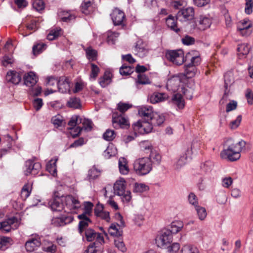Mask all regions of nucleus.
<instances>
[{"label": "nucleus", "mask_w": 253, "mask_h": 253, "mask_svg": "<svg viewBox=\"0 0 253 253\" xmlns=\"http://www.w3.org/2000/svg\"><path fill=\"white\" fill-rule=\"evenodd\" d=\"M183 76L181 75H174L170 77L167 83V88L173 92L177 91L172 98L173 103L179 109H183L185 106V102L182 97V93L186 98L191 99L192 98L193 90L191 88H187L182 84Z\"/></svg>", "instance_id": "1"}, {"label": "nucleus", "mask_w": 253, "mask_h": 253, "mask_svg": "<svg viewBox=\"0 0 253 253\" xmlns=\"http://www.w3.org/2000/svg\"><path fill=\"white\" fill-rule=\"evenodd\" d=\"M246 144V142L242 140L235 143L232 138L226 139L224 142V148L220 154L221 158L231 162L239 160L241 157L240 153Z\"/></svg>", "instance_id": "2"}, {"label": "nucleus", "mask_w": 253, "mask_h": 253, "mask_svg": "<svg viewBox=\"0 0 253 253\" xmlns=\"http://www.w3.org/2000/svg\"><path fill=\"white\" fill-rule=\"evenodd\" d=\"M133 169L138 175L142 176L148 174L152 169L150 159L146 157L137 159L134 162Z\"/></svg>", "instance_id": "3"}, {"label": "nucleus", "mask_w": 253, "mask_h": 253, "mask_svg": "<svg viewBox=\"0 0 253 253\" xmlns=\"http://www.w3.org/2000/svg\"><path fill=\"white\" fill-rule=\"evenodd\" d=\"M62 197L65 212L76 213V211L81 207V203L78 199L74 196L67 195Z\"/></svg>", "instance_id": "4"}, {"label": "nucleus", "mask_w": 253, "mask_h": 253, "mask_svg": "<svg viewBox=\"0 0 253 253\" xmlns=\"http://www.w3.org/2000/svg\"><path fill=\"white\" fill-rule=\"evenodd\" d=\"M166 57L168 60L177 65H182L184 62V54L181 49L168 50Z\"/></svg>", "instance_id": "5"}, {"label": "nucleus", "mask_w": 253, "mask_h": 253, "mask_svg": "<svg viewBox=\"0 0 253 253\" xmlns=\"http://www.w3.org/2000/svg\"><path fill=\"white\" fill-rule=\"evenodd\" d=\"M20 223V221L15 217L7 218L0 222V231L3 233H9L12 230L17 229Z\"/></svg>", "instance_id": "6"}, {"label": "nucleus", "mask_w": 253, "mask_h": 253, "mask_svg": "<svg viewBox=\"0 0 253 253\" xmlns=\"http://www.w3.org/2000/svg\"><path fill=\"white\" fill-rule=\"evenodd\" d=\"M172 240V235L170 231L166 229L161 232L156 238V243L159 247L166 248L170 244Z\"/></svg>", "instance_id": "7"}, {"label": "nucleus", "mask_w": 253, "mask_h": 253, "mask_svg": "<svg viewBox=\"0 0 253 253\" xmlns=\"http://www.w3.org/2000/svg\"><path fill=\"white\" fill-rule=\"evenodd\" d=\"M234 83V75L232 72L229 71L224 75V94L220 101V103L223 104L227 100L228 95L230 92V87Z\"/></svg>", "instance_id": "8"}, {"label": "nucleus", "mask_w": 253, "mask_h": 253, "mask_svg": "<svg viewBox=\"0 0 253 253\" xmlns=\"http://www.w3.org/2000/svg\"><path fill=\"white\" fill-rule=\"evenodd\" d=\"M252 22L248 18L240 21L237 25V31L238 33L243 36L247 37L252 32L251 27Z\"/></svg>", "instance_id": "9"}, {"label": "nucleus", "mask_w": 253, "mask_h": 253, "mask_svg": "<svg viewBox=\"0 0 253 253\" xmlns=\"http://www.w3.org/2000/svg\"><path fill=\"white\" fill-rule=\"evenodd\" d=\"M196 147L195 144L192 145L190 149H188L184 154L180 155V157L174 164L175 169H179L186 164L188 159L191 158V156L193 153V151H195L196 153L197 152L199 147Z\"/></svg>", "instance_id": "10"}, {"label": "nucleus", "mask_w": 253, "mask_h": 253, "mask_svg": "<svg viewBox=\"0 0 253 253\" xmlns=\"http://www.w3.org/2000/svg\"><path fill=\"white\" fill-rule=\"evenodd\" d=\"M153 124L150 120L145 121H138L133 125L134 130L139 133H148L151 132Z\"/></svg>", "instance_id": "11"}, {"label": "nucleus", "mask_w": 253, "mask_h": 253, "mask_svg": "<svg viewBox=\"0 0 253 253\" xmlns=\"http://www.w3.org/2000/svg\"><path fill=\"white\" fill-rule=\"evenodd\" d=\"M84 237L88 242L95 240L94 243H97V244H102L104 243L103 236L100 233L96 232L91 228H89L85 229Z\"/></svg>", "instance_id": "12"}, {"label": "nucleus", "mask_w": 253, "mask_h": 253, "mask_svg": "<svg viewBox=\"0 0 253 253\" xmlns=\"http://www.w3.org/2000/svg\"><path fill=\"white\" fill-rule=\"evenodd\" d=\"M41 169V165L40 163L35 162L32 160H29L26 162L25 174L35 175L39 173Z\"/></svg>", "instance_id": "13"}, {"label": "nucleus", "mask_w": 253, "mask_h": 253, "mask_svg": "<svg viewBox=\"0 0 253 253\" xmlns=\"http://www.w3.org/2000/svg\"><path fill=\"white\" fill-rule=\"evenodd\" d=\"M41 245L40 237L37 235H32L25 243L26 250L28 252H32Z\"/></svg>", "instance_id": "14"}, {"label": "nucleus", "mask_w": 253, "mask_h": 253, "mask_svg": "<svg viewBox=\"0 0 253 253\" xmlns=\"http://www.w3.org/2000/svg\"><path fill=\"white\" fill-rule=\"evenodd\" d=\"M194 17V8L192 7L183 8L177 14V19L181 22H186L191 20Z\"/></svg>", "instance_id": "15"}, {"label": "nucleus", "mask_w": 253, "mask_h": 253, "mask_svg": "<svg viewBox=\"0 0 253 253\" xmlns=\"http://www.w3.org/2000/svg\"><path fill=\"white\" fill-rule=\"evenodd\" d=\"M111 16L115 25H121L122 26L125 25L126 18L125 14L123 11L118 8H115L111 13Z\"/></svg>", "instance_id": "16"}, {"label": "nucleus", "mask_w": 253, "mask_h": 253, "mask_svg": "<svg viewBox=\"0 0 253 253\" xmlns=\"http://www.w3.org/2000/svg\"><path fill=\"white\" fill-rule=\"evenodd\" d=\"M134 54L140 58L146 56L148 53L149 49L147 44L142 40H138L133 49Z\"/></svg>", "instance_id": "17"}, {"label": "nucleus", "mask_w": 253, "mask_h": 253, "mask_svg": "<svg viewBox=\"0 0 253 253\" xmlns=\"http://www.w3.org/2000/svg\"><path fill=\"white\" fill-rule=\"evenodd\" d=\"M48 205L53 211H60L64 210V205L62 197H56L52 199L49 202Z\"/></svg>", "instance_id": "18"}, {"label": "nucleus", "mask_w": 253, "mask_h": 253, "mask_svg": "<svg viewBox=\"0 0 253 253\" xmlns=\"http://www.w3.org/2000/svg\"><path fill=\"white\" fill-rule=\"evenodd\" d=\"M211 18L206 15H200L196 23L197 28L202 31L209 28L211 26Z\"/></svg>", "instance_id": "19"}, {"label": "nucleus", "mask_w": 253, "mask_h": 253, "mask_svg": "<svg viewBox=\"0 0 253 253\" xmlns=\"http://www.w3.org/2000/svg\"><path fill=\"white\" fill-rule=\"evenodd\" d=\"M126 182L124 178L120 177L114 184V190L115 194L121 196L126 191Z\"/></svg>", "instance_id": "20"}, {"label": "nucleus", "mask_w": 253, "mask_h": 253, "mask_svg": "<svg viewBox=\"0 0 253 253\" xmlns=\"http://www.w3.org/2000/svg\"><path fill=\"white\" fill-rule=\"evenodd\" d=\"M73 219L71 215L55 217L52 219L51 224L56 227L62 226L72 222Z\"/></svg>", "instance_id": "21"}, {"label": "nucleus", "mask_w": 253, "mask_h": 253, "mask_svg": "<svg viewBox=\"0 0 253 253\" xmlns=\"http://www.w3.org/2000/svg\"><path fill=\"white\" fill-rule=\"evenodd\" d=\"M251 49V46L247 43L238 44L237 48L238 57L241 59L246 58Z\"/></svg>", "instance_id": "22"}, {"label": "nucleus", "mask_w": 253, "mask_h": 253, "mask_svg": "<svg viewBox=\"0 0 253 253\" xmlns=\"http://www.w3.org/2000/svg\"><path fill=\"white\" fill-rule=\"evenodd\" d=\"M78 217L81 220L79 223V232L81 235H83L85 229H88L87 227L89 223H91V221L84 213L80 214Z\"/></svg>", "instance_id": "23"}, {"label": "nucleus", "mask_w": 253, "mask_h": 253, "mask_svg": "<svg viewBox=\"0 0 253 253\" xmlns=\"http://www.w3.org/2000/svg\"><path fill=\"white\" fill-rule=\"evenodd\" d=\"M25 84L29 87L34 86L38 81V78L35 73L32 71L26 74L24 76Z\"/></svg>", "instance_id": "24"}, {"label": "nucleus", "mask_w": 253, "mask_h": 253, "mask_svg": "<svg viewBox=\"0 0 253 253\" xmlns=\"http://www.w3.org/2000/svg\"><path fill=\"white\" fill-rule=\"evenodd\" d=\"M168 98L167 94L158 92H154L148 96V100L152 104H156L164 101Z\"/></svg>", "instance_id": "25"}, {"label": "nucleus", "mask_w": 253, "mask_h": 253, "mask_svg": "<svg viewBox=\"0 0 253 253\" xmlns=\"http://www.w3.org/2000/svg\"><path fill=\"white\" fill-rule=\"evenodd\" d=\"M22 75L19 72L10 71L7 73L6 80L7 82L15 84H18L21 81Z\"/></svg>", "instance_id": "26"}, {"label": "nucleus", "mask_w": 253, "mask_h": 253, "mask_svg": "<svg viewBox=\"0 0 253 253\" xmlns=\"http://www.w3.org/2000/svg\"><path fill=\"white\" fill-rule=\"evenodd\" d=\"M58 88L61 93H67L70 91V84L69 79L62 77L58 81Z\"/></svg>", "instance_id": "27"}, {"label": "nucleus", "mask_w": 253, "mask_h": 253, "mask_svg": "<svg viewBox=\"0 0 253 253\" xmlns=\"http://www.w3.org/2000/svg\"><path fill=\"white\" fill-rule=\"evenodd\" d=\"M154 113L153 108L150 106H143L138 109L139 115L145 120H150Z\"/></svg>", "instance_id": "28"}, {"label": "nucleus", "mask_w": 253, "mask_h": 253, "mask_svg": "<svg viewBox=\"0 0 253 253\" xmlns=\"http://www.w3.org/2000/svg\"><path fill=\"white\" fill-rule=\"evenodd\" d=\"M112 123L115 127L118 126L125 127L128 125V121L126 119L121 115L116 116L115 114L113 115Z\"/></svg>", "instance_id": "29"}, {"label": "nucleus", "mask_w": 253, "mask_h": 253, "mask_svg": "<svg viewBox=\"0 0 253 253\" xmlns=\"http://www.w3.org/2000/svg\"><path fill=\"white\" fill-rule=\"evenodd\" d=\"M119 171L123 175H127L129 172L128 162L124 157H121L118 162Z\"/></svg>", "instance_id": "30"}, {"label": "nucleus", "mask_w": 253, "mask_h": 253, "mask_svg": "<svg viewBox=\"0 0 253 253\" xmlns=\"http://www.w3.org/2000/svg\"><path fill=\"white\" fill-rule=\"evenodd\" d=\"M166 23L168 27L176 33L179 32L180 30L177 27L176 19L172 15H169L166 19Z\"/></svg>", "instance_id": "31"}, {"label": "nucleus", "mask_w": 253, "mask_h": 253, "mask_svg": "<svg viewBox=\"0 0 253 253\" xmlns=\"http://www.w3.org/2000/svg\"><path fill=\"white\" fill-rule=\"evenodd\" d=\"M165 121V116L162 114L157 112H155L153 114V116L150 120L154 126H160L164 123Z\"/></svg>", "instance_id": "32"}, {"label": "nucleus", "mask_w": 253, "mask_h": 253, "mask_svg": "<svg viewBox=\"0 0 253 253\" xmlns=\"http://www.w3.org/2000/svg\"><path fill=\"white\" fill-rule=\"evenodd\" d=\"M58 160L57 158L50 160L46 165V170L53 176L57 175L56 162Z\"/></svg>", "instance_id": "33"}, {"label": "nucleus", "mask_w": 253, "mask_h": 253, "mask_svg": "<svg viewBox=\"0 0 253 253\" xmlns=\"http://www.w3.org/2000/svg\"><path fill=\"white\" fill-rule=\"evenodd\" d=\"M183 223L180 220L173 221L170 224V230H169L172 234H176L179 232L183 227Z\"/></svg>", "instance_id": "34"}, {"label": "nucleus", "mask_w": 253, "mask_h": 253, "mask_svg": "<svg viewBox=\"0 0 253 253\" xmlns=\"http://www.w3.org/2000/svg\"><path fill=\"white\" fill-rule=\"evenodd\" d=\"M119 224L112 223L108 229V232L109 234L116 237L121 236L123 233V231L118 228Z\"/></svg>", "instance_id": "35"}, {"label": "nucleus", "mask_w": 253, "mask_h": 253, "mask_svg": "<svg viewBox=\"0 0 253 253\" xmlns=\"http://www.w3.org/2000/svg\"><path fill=\"white\" fill-rule=\"evenodd\" d=\"M151 162V166L153 164L159 165L161 162V156L156 151H151L149 156L148 157Z\"/></svg>", "instance_id": "36"}, {"label": "nucleus", "mask_w": 253, "mask_h": 253, "mask_svg": "<svg viewBox=\"0 0 253 253\" xmlns=\"http://www.w3.org/2000/svg\"><path fill=\"white\" fill-rule=\"evenodd\" d=\"M112 81V75L110 73L105 72L103 77L99 79V83L102 87H105L109 84Z\"/></svg>", "instance_id": "37"}, {"label": "nucleus", "mask_w": 253, "mask_h": 253, "mask_svg": "<svg viewBox=\"0 0 253 253\" xmlns=\"http://www.w3.org/2000/svg\"><path fill=\"white\" fill-rule=\"evenodd\" d=\"M43 250L49 253H55L57 250L56 246L48 240H44L42 247Z\"/></svg>", "instance_id": "38"}, {"label": "nucleus", "mask_w": 253, "mask_h": 253, "mask_svg": "<svg viewBox=\"0 0 253 253\" xmlns=\"http://www.w3.org/2000/svg\"><path fill=\"white\" fill-rule=\"evenodd\" d=\"M102 244H97V243L91 244L86 250L85 253H101V246Z\"/></svg>", "instance_id": "39"}, {"label": "nucleus", "mask_w": 253, "mask_h": 253, "mask_svg": "<svg viewBox=\"0 0 253 253\" xmlns=\"http://www.w3.org/2000/svg\"><path fill=\"white\" fill-rule=\"evenodd\" d=\"M114 245L122 252L125 253L126 251V248L121 236L116 237L114 239Z\"/></svg>", "instance_id": "40"}, {"label": "nucleus", "mask_w": 253, "mask_h": 253, "mask_svg": "<svg viewBox=\"0 0 253 253\" xmlns=\"http://www.w3.org/2000/svg\"><path fill=\"white\" fill-rule=\"evenodd\" d=\"M197 72V69L193 65L188 64L185 66V76L188 78L193 77Z\"/></svg>", "instance_id": "41"}, {"label": "nucleus", "mask_w": 253, "mask_h": 253, "mask_svg": "<svg viewBox=\"0 0 253 253\" xmlns=\"http://www.w3.org/2000/svg\"><path fill=\"white\" fill-rule=\"evenodd\" d=\"M117 154V149L112 144L109 145L104 152V156L108 159L110 158L111 157L115 156Z\"/></svg>", "instance_id": "42"}, {"label": "nucleus", "mask_w": 253, "mask_h": 253, "mask_svg": "<svg viewBox=\"0 0 253 253\" xmlns=\"http://www.w3.org/2000/svg\"><path fill=\"white\" fill-rule=\"evenodd\" d=\"M181 253H199L198 248L191 244L183 246L181 250Z\"/></svg>", "instance_id": "43"}, {"label": "nucleus", "mask_w": 253, "mask_h": 253, "mask_svg": "<svg viewBox=\"0 0 253 253\" xmlns=\"http://www.w3.org/2000/svg\"><path fill=\"white\" fill-rule=\"evenodd\" d=\"M195 209L196 211L199 219L200 220H205L207 216V212L206 209L204 207L199 205L196 206V207L195 208Z\"/></svg>", "instance_id": "44"}, {"label": "nucleus", "mask_w": 253, "mask_h": 253, "mask_svg": "<svg viewBox=\"0 0 253 253\" xmlns=\"http://www.w3.org/2000/svg\"><path fill=\"white\" fill-rule=\"evenodd\" d=\"M13 244V240L8 237L0 236V248H3Z\"/></svg>", "instance_id": "45"}, {"label": "nucleus", "mask_w": 253, "mask_h": 253, "mask_svg": "<svg viewBox=\"0 0 253 253\" xmlns=\"http://www.w3.org/2000/svg\"><path fill=\"white\" fill-rule=\"evenodd\" d=\"M32 186L30 184H25L21 190V197L23 200H26L30 195Z\"/></svg>", "instance_id": "46"}, {"label": "nucleus", "mask_w": 253, "mask_h": 253, "mask_svg": "<svg viewBox=\"0 0 253 253\" xmlns=\"http://www.w3.org/2000/svg\"><path fill=\"white\" fill-rule=\"evenodd\" d=\"M149 187L144 183H135L133 186V191L136 193H142L147 191Z\"/></svg>", "instance_id": "47"}, {"label": "nucleus", "mask_w": 253, "mask_h": 253, "mask_svg": "<svg viewBox=\"0 0 253 253\" xmlns=\"http://www.w3.org/2000/svg\"><path fill=\"white\" fill-rule=\"evenodd\" d=\"M93 0H84L82 3L81 10L83 13L87 15L91 10V1Z\"/></svg>", "instance_id": "48"}, {"label": "nucleus", "mask_w": 253, "mask_h": 253, "mask_svg": "<svg viewBox=\"0 0 253 253\" xmlns=\"http://www.w3.org/2000/svg\"><path fill=\"white\" fill-rule=\"evenodd\" d=\"M67 105L70 108L77 109L81 107V102L79 98L77 97L70 98L67 102Z\"/></svg>", "instance_id": "49"}, {"label": "nucleus", "mask_w": 253, "mask_h": 253, "mask_svg": "<svg viewBox=\"0 0 253 253\" xmlns=\"http://www.w3.org/2000/svg\"><path fill=\"white\" fill-rule=\"evenodd\" d=\"M91 66V73L89 76V80L94 81L97 78L98 73L100 71L99 67L93 63L90 64Z\"/></svg>", "instance_id": "50"}, {"label": "nucleus", "mask_w": 253, "mask_h": 253, "mask_svg": "<svg viewBox=\"0 0 253 253\" xmlns=\"http://www.w3.org/2000/svg\"><path fill=\"white\" fill-rule=\"evenodd\" d=\"M193 55L191 58V63L190 64L193 65L195 67L198 65L201 62V58L198 52L196 51H191V52L189 53V55Z\"/></svg>", "instance_id": "51"}, {"label": "nucleus", "mask_w": 253, "mask_h": 253, "mask_svg": "<svg viewBox=\"0 0 253 253\" xmlns=\"http://www.w3.org/2000/svg\"><path fill=\"white\" fill-rule=\"evenodd\" d=\"M61 29L56 28L50 31L47 36V39L49 41H52L60 35Z\"/></svg>", "instance_id": "52"}, {"label": "nucleus", "mask_w": 253, "mask_h": 253, "mask_svg": "<svg viewBox=\"0 0 253 253\" xmlns=\"http://www.w3.org/2000/svg\"><path fill=\"white\" fill-rule=\"evenodd\" d=\"M46 45L43 43H40L35 45L33 47L34 55H38L45 49Z\"/></svg>", "instance_id": "53"}, {"label": "nucleus", "mask_w": 253, "mask_h": 253, "mask_svg": "<svg viewBox=\"0 0 253 253\" xmlns=\"http://www.w3.org/2000/svg\"><path fill=\"white\" fill-rule=\"evenodd\" d=\"M119 36V34L114 32H108L107 33V42L109 43L114 44L115 41Z\"/></svg>", "instance_id": "54"}, {"label": "nucleus", "mask_w": 253, "mask_h": 253, "mask_svg": "<svg viewBox=\"0 0 253 253\" xmlns=\"http://www.w3.org/2000/svg\"><path fill=\"white\" fill-rule=\"evenodd\" d=\"M253 11V0H245V12L250 15Z\"/></svg>", "instance_id": "55"}, {"label": "nucleus", "mask_w": 253, "mask_h": 253, "mask_svg": "<svg viewBox=\"0 0 253 253\" xmlns=\"http://www.w3.org/2000/svg\"><path fill=\"white\" fill-rule=\"evenodd\" d=\"M116 136V134L114 130L107 129L103 134V138L107 141H111L113 140Z\"/></svg>", "instance_id": "56"}, {"label": "nucleus", "mask_w": 253, "mask_h": 253, "mask_svg": "<svg viewBox=\"0 0 253 253\" xmlns=\"http://www.w3.org/2000/svg\"><path fill=\"white\" fill-rule=\"evenodd\" d=\"M83 126L82 128L84 129L87 131L91 130L92 127V122L86 119H84L83 120L82 119V122Z\"/></svg>", "instance_id": "57"}, {"label": "nucleus", "mask_w": 253, "mask_h": 253, "mask_svg": "<svg viewBox=\"0 0 253 253\" xmlns=\"http://www.w3.org/2000/svg\"><path fill=\"white\" fill-rule=\"evenodd\" d=\"M133 72V68L130 66L123 65L120 69V73L122 75H128Z\"/></svg>", "instance_id": "58"}, {"label": "nucleus", "mask_w": 253, "mask_h": 253, "mask_svg": "<svg viewBox=\"0 0 253 253\" xmlns=\"http://www.w3.org/2000/svg\"><path fill=\"white\" fill-rule=\"evenodd\" d=\"M33 6L36 10L40 11L44 8V3L42 0H35Z\"/></svg>", "instance_id": "59"}, {"label": "nucleus", "mask_w": 253, "mask_h": 253, "mask_svg": "<svg viewBox=\"0 0 253 253\" xmlns=\"http://www.w3.org/2000/svg\"><path fill=\"white\" fill-rule=\"evenodd\" d=\"M188 202L190 204L193 205L194 208L199 206L198 200L197 196L193 193H190L188 196Z\"/></svg>", "instance_id": "60"}, {"label": "nucleus", "mask_w": 253, "mask_h": 253, "mask_svg": "<svg viewBox=\"0 0 253 253\" xmlns=\"http://www.w3.org/2000/svg\"><path fill=\"white\" fill-rule=\"evenodd\" d=\"M81 122L82 119L80 117L77 116H73L69 122L68 125L70 126V127H77L76 125L79 123H81Z\"/></svg>", "instance_id": "61"}, {"label": "nucleus", "mask_w": 253, "mask_h": 253, "mask_svg": "<svg viewBox=\"0 0 253 253\" xmlns=\"http://www.w3.org/2000/svg\"><path fill=\"white\" fill-rule=\"evenodd\" d=\"M99 170L96 168L93 167L88 171V176L89 179H94L99 176Z\"/></svg>", "instance_id": "62"}, {"label": "nucleus", "mask_w": 253, "mask_h": 253, "mask_svg": "<svg viewBox=\"0 0 253 253\" xmlns=\"http://www.w3.org/2000/svg\"><path fill=\"white\" fill-rule=\"evenodd\" d=\"M84 212L83 213L85 214L86 215H89L92 210L93 205L90 202H85L84 203Z\"/></svg>", "instance_id": "63"}, {"label": "nucleus", "mask_w": 253, "mask_h": 253, "mask_svg": "<svg viewBox=\"0 0 253 253\" xmlns=\"http://www.w3.org/2000/svg\"><path fill=\"white\" fill-rule=\"evenodd\" d=\"M140 146L143 151H149L151 152L152 150V146L148 141H144L140 143Z\"/></svg>", "instance_id": "64"}]
</instances>
